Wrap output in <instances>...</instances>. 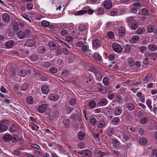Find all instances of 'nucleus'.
I'll list each match as a JSON object with an SVG mask.
<instances>
[{
    "label": "nucleus",
    "instance_id": "1",
    "mask_svg": "<svg viewBox=\"0 0 157 157\" xmlns=\"http://www.w3.org/2000/svg\"><path fill=\"white\" fill-rule=\"evenodd\" d=\"M3 139L5 141L9 142L12 145H14L18 141L19 136L16 134L12 135L10 134H6L4 135Z\"/></svg>",
    "mask_w": 157,
    "mask_h": 157
},
{
    "label": "nucleus",
    "instance_id": "2",
    "mask_svg": "<svg viewBox=\"0 0 157 157\" xmlns=\"http://www.w3.org/2000/svg\"><path fill=\"white\" fill-rule=\"evenodd\" d=\"M61 122L64 129H69L71 128V120L67 117H62L61 118Z\"/></svg>",
    "mask_w": 157,
    "mask_h": 157
},
{
    "label": "nucleus",
    "instance_id": "3",
    "mask_svg": "<svg viewBox=\"0 0 157 157\" xmlns=\"http://www.w3.org/2000/svg\"><path fill=\"white\" fill-rule=\"evenodd\" d=\"M10 125V122L9 120H4L0 122V132H5L8 128Z\"/></svg>",
    "mask_w": 157,
    "mask_h": 157
},
{
    "label": "nucleus",
    "instance_id": "4",
    "mask_svg": "<svg viewBox=\"0 0 157 157\" xmlns=\"http://www.w3.org/2000/svg\"><path fill=\"white\" fill-rule=\"evenodd\" d=\"M60 115L58 109H54L51 114L48 117L50 120L57 121Z\"/></svg>",
    "mask_w": 157,
    "mask_h": 157
},
{
    "label": "nucleus",
    "instance_id": "5",
    "mask_svg": "<svg viewBox=\"0 0 157 157\" xmlns=\"http://www.w3.org/2000/svg\"><path fill=\"white\" fill-rule=\"evenodd\" d=\"M112 47L113 50L117 53H120L122 51V48L121 45L119 44L114 42L112 44Z\"/></svg>",
    "mask_w": 157,
    "mask_h": 157
},
{
    "label": "nucleus",
    "instance_id": "6",
    "mask_svg": "<svg viewBox=\"0 0 157 157\" xmlns=\"http://www.w3.org/2000/svg\"><path fill=\"white\" fill-rule=\"evenodd\" d=\"M118 137L123 141L124 142H127L128 140H131L132 139V137H131V136L128 135V134L126 133L120 134Z\"/></svg>",
    "mask_w": 157,
    "mask_h": 157
},
{
    "label": "nucleus",
    "instance_id": "7",
    "mask_svg": "<svg viewBox=\"0 0 157 157\" xmlns=\"http://www.w3.org/2000/svg\"><path fill=\"white\" fill-rule=\"evenodd\" d=\"M78 153L82 155L83 157H90L91 153L90 150H84L81 152H78Z\"/></svg>",
    "mask_w": 157,
    "mask_h": 157
},
{
    "label": "nucleus",
    "instance_id": "8",
    "mask_svg": "<svg viewBox=\"0 0 157 157\" xmlns=\"http://www.w3.org/2000/svg\"><path fill=\"white\" fill-rule=\"evenodd\" d=\"M36 42L34 40L32 39H29L26 40L25 41V46L31 47L34 46Z\"/></svg>",
    "mask_w": 157,
    "mask_h": 157
},
{
    "label": "nucleus",
    "instance_id": "9",
    "mask_svg": "<svg viewBox=\"0 0 157 157\" xmlns=\"http://www.w3.org/2000/svg\"><path fill=\"white\" fill-rule=\"evenodd\" d=\"M48 106V105L46 104H41L38 107V111L40 113H43L46 110H48V109H47Z\"/></svg>",
    "mask_w": 157,
    "mask_h": 157
},
{
    "label": "nucleus",
    "instance_id": "10",
    "mask_svg": "<svg viewBox=\"0 0 157 157\" xmlns=\"http://www.w3.org/2000/svg\"><path fill=\"white\" fill-rule=\"evenodd\" d=\"M113 3L110 0H106L104 1L103 6L106 9H110L112 7Z\"/></svg>",
    "mask_w": 157,
    "mask_h": 157
},
{
    "label": "nucleus",
    "instance_id": "11",
    "mask_svg": "<svg viewBox=\"0 0 157 157\" xmlns=\"http://www.w3.org/2000/svg\"><path fill=\"white\" fill-rule=\"evenodd\" d=\"M122 49L123 53L128 54L131 50V48L129 45L126 44L123 47Z\"/></svg>",
    "mask_w": 157,
    "mask_h": 157
},
{
    "label": "nucleus",
    "instance_id": "12",
    "mask_svg": "<svg viewBox=\"0 0 157 157\" xmlns=\"http://www.w3.org/2000/svg\"><path fill=\"white\" fill-rule=\"evenodd\" d=\"M15 44V42L13 40H9L6 41L5 44V46L7 48H11Z\"/></svg>",
    "mask_w": 157,
    "mask_h": 157
},
{
    "label": "nucleus",
    "instance_id": "13",
    "mask_svg": "<svg viewBox=\"0 0 157 157\" xmlns=\"http://www.w3.org/2000/svg\"><path fill=\"white\" fill-rule=\"evenodd\" d=\"M2 19L3 21L6 23H8L10 21V18L9 14L4 13L2 16Z\"/></svg>",
    "mask_w": 157,
    "mask_h": 157
},
{
    "label": "nucleus",
    "instance_id": "14",
    "mask_svg": "<svg viewBox=\"0 0 157 157\" xmlns=\"http://www.w3.org/2000/svg\"><path fill=\"white\" fill-rule=\"evenodd\" d=\"M70 117L72 121L75 122H76L78 121H80L81 120L80 116L79 115L77 114H71V115Z\"/></svg>",
    "mask_w": 157,
    "mask_h": 157
},
{
    "label": "nucleus",
    "instance_id": "15",
    "mask_svg": "<svg viewBox=\"0 0 157 157\" xmlns=\"http://www.w3.org/2000/svg\"><path fill=\"white\" fill-rule=\"evenodd\" d=\"M107 135L109 136H112L115 132V129L113 128L108 127L106 129Z\"/></svg>",
    "mask_w": 157,
    "mask_h": 157
},
{
    "label": "nucleus",
    "instance_id": "16",
    "mask_svg": "<svg viewBox=\"0 0 157 157\" xmlns=\"http://www.w3.org/2000/svg\"><path fill=\"white\" fill-rule=\"evenodd\" d=\"M126 108L129 111H133L135 109L136 106L132 102H127L126 104Z\"/></svg>",
    "mask_w": 157,
    "mask_h": 157
},
{
    "label": "nucleus",
    "instance_id": "17",
    "mask_svg": "<svg viewBox=\"0 0 157 157\" xmlns=\"http://www.w3.org/2000/svg\"><path fill=\"white\" fill-rule=\"evenodd\" d=\"M101 41L100 39H95L93 40L92 42V45L94 47L98 48L100 46Z\"/></svg>",
    "mask_w": 157,
    "mask_h": 157
},
{
    "label": "nucleus",
    "instance_id": "18",
    "mask_svg": "<svg viewBox=\"0 0 157 157\" xmlns=\"http://www.w3.org/2000/svg\"><path fill=\"white\" fill-rule=\"evenodd\" d=\"M19 129V128L17 125L15 124H13L9 127L10 132H17Z\"/></svg>",
    "mask_w": 157,
    "mask_h": 157
},
{
    "label": "nucleus",
    "instance_id": "19",
    "mask_svg": "<svg viewBox=\"0 0 157 157\" xmlns=\"http://www.w3.org/2000/svg\"><path fill=\"white\" fill-rule=\"evenodd\" d=\"M49 98L51 101H56L58 100L59 96L56 94H52L49 96Z\"/></svg>",
    "mask_w": 157,
    "mask_h": 157
},
{
    "label": "nucleus",
    "instance_id": "20",
    "mask_svg": "<svg viewBox=\"0 0 157 157\" xmlns=\"http://www.w3.org/2000/svg\"><path fill=\"white\" fill-rule=\"evenodd\" d=\"M108 104V101L106 98H103L101 99L98 102V104L100 106H103L106 105Z\"/></svg>",
    "mask_w": 157,
    "mask_h": 157
},
{
    "label": "nucleus",
    "instance_id": "21",
    "mask_svg": "<svg viewBox=\"0 0 157 157\" xmlns=\"http://www.w3.org/2000/svg\"><path fill=\"white\" fill-rule=\"evenodd\" d=\"M118 32L119 36L121 37L124 36L126 33L125 29L123 27H120L118 30Z\"/></svg>",
    "mask_w": 157,
    "mask_h": 157
},
{
    "label": "nucleus",
    "instance_id": "22",
    "mask_svg": "<svg viewBox=\"0 0 157 157\" xmlns=\"http://www.w3.org/2000/svg\"><path fill=\"white\" fill-rule=\"evenodd\" d=\"M126 119L127 122H131L133 120V115L130 112H127L126 114Z\"/></svg>",
    "mask_w": 157,
    "mask_h": 157
},
{
    "label": "nucleus",
    "instance_id": "23",
    "mask_svg": "<svg viewBox=\"0 0 157 157\" xmlns=\"http://www.w3.org/2000/svg\"><path fill=\"white\" fill-rule=\"evenodd\" d=\"M41 91L42 93L44 94H48L49 91V87L46 85H44L41 87Z\"/></svg>",
    "mask_w": 157,
    "mask_h": 157
},
{
    "label": "nucleus",
    "instance_id": "24",
    "mask_svg": "<svg viewBox=\"0 0 157 157\" xmlns=\"http://www.w3.org/2000/svg\"><path fill=\"white\" fill-rule=\"evenodd\" d=\"M122 112L121 108L119 106L117 107L114 110V114L116 116L121 115Z\"/></svg>",
    "mask_w": 157,
    "mask_h": 157
},
{
    "label": "nucleus",
    "instance_id": "25",
    "mask_svg": "<svg viewBox=\"0 0 157 157\" xmlns=\"http://www.w3.org/2000/svg\"><path fill=\"white\" fill-rule=\"evenodd\" d=\"M97 156L98 157H103L104 156H109L110 153L109 152L104 153L101 150L98 151L97 152Z\"/></svg>",
    "mask_w": 157,
    "mask_h": 157
},
{
    "label": "nucleus",
    "instance_id": "26",
    "mask_svg": "<svg viewBox=\"0 0 157 157\" xmlns=\"http://www.w3.org/2000/svg\"><path fill=\"white\" fill-rule=\"evenodd\" d=\"M114 101L116 102L117 103L119 104H121L123 102V100L122 97L120 95H118L115 98Z\"/></svg>",
    "mask_w": 157,
    "mask_h": 157
},
{
    "label": "nucleus",
    "instance_id": "27",
    "mask_svg": "<svg viewBox=\"0 0 157 157\" xmlns=\"http://www.w3.org/2000/svg\"><path fill=\"white\" fill-rule=\"evenodd\" d=\"M46 50V48L44 46L39 47L37 48V51L38 53L40 54H43L45 53Z\"/></svg>",
    "mask_w": 157,
    "mask_h": 157
},
{
    "label": "nucleus",
    "instance_id": "28",
    "mask_svg": "<svg viewBox=\"0 0 157 157\" xmlns=\"http://www.w3.org/2000/svg\"><path fill=\"white\" fill-rule=\"evenodd\" d=\"M148 48L150 51L152 52L155 51L157 50L156 45L153 44H150L148 45Z\"/></svg>",
    "mask_w": 157,
    "mask_h": 157
},
{
    "label": "nucleus",
    "instance_id": "29",
    "mask_svg": "<svg viewBox=\"0 0 157 157\" xmlns=\"http://www.w3.org/2000/svg\"><path fill=\"white\" fill-rule=\"evenodd\" d=\"M85 136V134L82 132L80 131L77 134V138L80 140H84Z\"/></svg>",
    "mask_w": 157,
    "mask_h": 157
},
{
    "label": "nucleus",
    "instance_id": "30",
    "mask_svg": "<svg viewBox=\"0 0 157 157\" xmlns=\"http://www.w3.org/2000/svg\"><path fill=\"white\" fill-rule=\"evenodd\" d=\"M93 57L96 59L99 62H101L102 61V59L101 56L99 54L96 52L93 55Z\"/></svg>",
    "mask_w": 157,
    "mask_h": 157
},
{
    "label": "nucleus",
    "instance_id": "31",
    "mask_svg": "<svg viewBox=\"0 0 157 157\" xmlns=\"http://www.w3.org/2000/svg\"><path fill=\"white\" fill-rule=\"evenodd\" d=\"M139 25V23L137 21H134L130 26L132 30H135L138 28Z\"/></svg>",
    "mask_w": 157,
    "mask_h": 157
},
{
    "label": "nucleus",
    "instance_id": "32",
    "mask_svg": "<svg viewBox=\"0 0 157 157\" xmlns=\"http://www.w3.org/2000/svg\"><path fill=\"white\" fill-rule=\"evenodd\" d=\"M13 26V30L14 32H16L19 29V24L17 22H15L12 23Z\"/></svg>",
    "mask_w": 157,
    "mask_h": 157
},
{
    "label": "nucleus",
    "instance_id": "33",
    "mask_svg": "<svg viewBox=\"0 0 157 157\" xmlns=\"http://www.w3.org/2000/svg\"><path fill=\"white\" fill-rule=\"evenodd\" d=\"M120 118L119 117H115L112 120L111 122L113 125H117L120 123Z\"/></svg>",
    "mask_w": 157,
    "mask_h": 157
},
{
    "label": "nucleus",
    "instance_id": "34",
    "mask_svg": "<svg viewBox=\"0 0 157 157\" xmlns=\"http://www.w3.org/2000/svg\"><path fill=\"white\" fill-rule=\"evenodd\" d=\"M17 36L20 39H23L25 37V34L24 32L20 31L17 33Z\"/></svg>",
    "mask_w": 157,
    "mask_h": 157
},
{
    "label": "nucleus",
    "instance_id": "35",
    "mask_svg": "<svg viewBox=\"0 0 157 157\" xmlns=\"http://www.w3.org/2000/svg\"><path fill=\"white\" fill-rule=\"evenodd\" d=\"M30 58L31 61H35L38 59L39 57L37 54H32L30 56Z\"/></svg>",
    "mask_w": 157,
    "mask_h": 157
},
{
    "label": "nucleus",
    "instance_id": "36",
    "mask_svg": "<svg viewBox=\"0 0 157 157\" xmlns=\"http://www.w3.org/2000/svg\"><path fill=\"white\" fill-rule=\"evenodd\" d=\"M155 29V25H149L147 28V32L149 33H152V32H153Z\"/></svg>",
    "mask_w": 157,
    "mask_h": 157
},
{
    "label": "nucleus",
    "instance_id": "37",
    "mask_svg": "<svg viewBox=\"0 0 157 157\" xmlns=\"http://www.w3.org/2000/svg\"><path fill=\"white\" fill-rule=\"evenodd\" d=\"M152 76V75L151 73H149L148 74L146 75L144 78L143 80L145 82L147 83L149 81V79L151 78Z\"/></svg>",
    "mask_w": 157,
    "mask_h": 157
},
{
    "label": "nucleus",
    "instance_id": "38",
    "mask_svg": "<svg viewBox=\"0 0 157 157\" xmlns=\"http://www.w3.org/2000/svg\"><path fill=\"white\" fill-rule=\"evenodd\" d=\"M140 39V37L137 35L133 36L132 37L130 42L132 44H134Z\"/></svg>",
    "mask_w": 157,
    "mask_h": 157
},
{
    "label": "nucleus",
    "instance_id": "39",
    "mask_svg": "<svg viewBox=\"0 0 157 157\" xmlns=\"http://www.w3.org/2000/svg\"><path fill=\"white\" fill-rule=\"evenodd\" d=\"M26 101L29 104H33L34 101L33 97L31 96H29L27 97Z\"/></svg>",
    "mask_w": 157,
    "mask_h": 157
},
{
    "label": "nucleus",
    "instance_id": "40",
    "mask_svg": "<svg viewBox=\"0 0 157 157\" xmlns=\"http://www.w3.org/2000/svg\"><path fill=\"white\" fill-rule=\"evenodd\" d=\"M134 19L133 17H130L126 19V22L128 23V24L130 26L134 21Z\"/></svg>",
    "mask_w": 157,
    "mask_h": 157
},
{
    "label": "nucleus",
    "instance_id": "41",
    "mask_svg": "<svg viewBox=\"0 0 157 157\" xmlns=\"http://www.w3.org/2000/svg\"><path fill=\"white\" fill-rule=\"evenodd\" d=\"M27 72L25 69L20 70L18 72V75L21 77H25L27 75Z\"/></svg>",
    "mask_w": 157,
    "mask_h": 157
},
{
    "label": "nucleus",
    "instance_id": "42",
    "mask_svg": "<svg viewBox=\"0 0 157 157\" xmlns=\"http://www.w3.org/2000/svg\"><path fill=\"white\" fill-rule=\"evenodd\" d=\"M112 144L113 146L115 147H118L119 146L120 142L117 139H114L112 141Z\"/></svg>",
    "mask_w": 157,
    "mask_h": 157
},
{
    "label": "nucleus",
    "instance_id": "43",
    "mask_svg": "<svg viewBox=\"0 0 157 157\" xmlns=\"http://www.w3.org/2000/svg\"><path fill=\"white\" fill-rule=\"evenodd\" d=\"M128 62L129 66L132 67L135 64V62L132 57H130L128 59Z\"/></svg>",
    "mask_w": 157,
    "mask_h": 157
},
{
    "label": "nucleus",
    "instance_id": "44",
    "mask_svg": "<svg viewBox=\"0 0 157 157\" xmlns=\"http://www.w3.org/2000/svg\"><path fill=\"white\" fill-rule=\"evenodd\" d=\"M29 87V85L26 83H24L21 85V89L22 91H25Z\"/></svg>",
    "mask_w": 157,
    "mask_h": 157
},
{
    "label": "nucleus",
    "instance_id": "45",
    "mask_svg": "<svg viewBox=\"0 0 157 157\" xmlns=\"http://www.w3.org/2000/svg\"><path fill=\"white\" fill-rule=\"evenodd\" d=\"M99 91L101 93L103 94H107L108 92L106 87L104 86L101 87Z\"/></svg>",
    "mask_w": 157,
    "mask_h": 157
},
{
    "label": "nucleus",
    "instance_id": "46",
    "mask_svg": "<svg viewBox=\"0 0 157 157\" xmlns=\"http://www.w3.org/2000/svg\"><path fill=\"white\" fill-rule=\"evenodd\" d=\"M48 46L51 50H54L56 49V44L53 42H50L48 43Z\"/></svg>",
    "mask_w": 157,
    "mask_h": 157
},
{
    "label": "nucleus",
    "instance_id": "47",
    "mask_svg": "<svg viewBox=\"0 0 157 157\" xmlns=\"http://www.w3.org/2000/svg\"><path fill=\"white\" fill-rule=\"evenodd\" d=\"M82 50L84 52H91V50L90 49L89 46L86 45H84L82 48Z\"/></svg>",
    "mask_w": 157,
    "mask_h": 157
},
{
    "label": "nucleus",
    "instance_id": "48",
    "mask_svg": "<svg viewBox=\"0 0 157 157\" xmlns=\"http://www.w3.org/2000/svg\"><path fill=\"white\" fill-rule=\"evenodd\" d=\"M60 33L61 36H67L69 34L68 30L66 29H63L61 30L60 32Z\"/></svg>",
    "mask_w": 157,
    "mask_h": 157
},
{
    "label": "nucleus",
    "instance_id": "49",
    "mask_svg": "<svg viewBox=\"0 0 157 157\" xmlns=\"http://www.w3.org/2000/svg\"><path fill=\"white\" fill-rule=\"evenodd\" d=\"M87 8L83 7L82 10L79 11L77 12V14L78 15H81L86 13Z\"/></svg>",
    "mask_w": 157,
    "mask_h": 157
},
{
    "label": "nucleus",
    "instance_id": "50",
    "mask_svg": "<svg viewBox=\"0 0 157 157\" xmlns=\"http://www.w3.org/2000/svg\"><path fill=\"white\" fill-rule=\"evenodd\" d=\"M96 102L94 101H91L89 102V106L91 109H93L96 106Z\"/></svg>",
    "mask_w": 157,
    "mask_h": 157
},
{
    "label": "nucleus",
    "instance_id": "51",
    "mask_svg": "<svg viewBox=\"0 0 157 157\" xmlns=\"http://www.w3.org/2000/svg\"><path fill=\"white\" fill-rule=\"evenodd\" d=\"M145 31V29L143 27H140L136 31V33L137 34H142Z\"/></svg>",
    "mask_w": 157,
    "mask_h": 157
},
{
    "label": "nucleus",
    "instance_id": "52",
    "mask_svg": "<svg viewBox=\"0 0 157 157\" xmlns=\"http://www.w3.org/2000/svg\"><path fill=\"white\" fill-rule=\"evenodd\" d=\"M95 78L96 80L98 81L101 80L102 77L100 75V72L99 71L98 72H97L96 74L95 75Z\"/></svg>",
    "mask_w": 157,
    "mask_h": 157
},
{
    "label": "nucleus",
    "instance_id": "53",
    "mask_svg": "<svg viewBox=\"0 0 157 157\" xmlns=\"http://www.w3.org/2000/svg\"><path fill=\"white\" fill-rule=\"evenodd\" d=\"M105 125V123L103 120H101L98 122L97 124V127L98 128H101L103 127Z\"/></svg>",
    "mask_w": 157,
    "mask_h": 157
},
{
    "label": "nucleus",
    "instance_id": "54",
    "mask_svg": "<svg viewBox=\"0 0 157 157\" xmlns=\"http://www.w3.org/2000/svg\"><path fill=\"white\" fill-rule=\"evenodd\" d=\"M69 25L66 23H60L59 24V27L61 29H64L68 28Z\"/></svg>",
    "mask_w": 157,
    "mask_h": 157
},
{
    "label": "nucleus",
    "instance_id": "55",
    "mask_svg": "<svg viewBox=\"0 0 157 157\" xmlns=\"http://www.w3.org/2000/svg\"><path fill=\"white\" fill-rule=\"evenodd\" d=\"M147 121V119L146 117H142L140 120V122L142 124H145Z\"/></svg>",
    "mask_w": 157,
    "mask_h": 157
},
{
    "label": "nucleus",
    "instance_id": "56",
    "mask_svg": "<svg viewBox=\"0 0 157 157\" xmlns=\"http://www.w3.org/2000/svg\"><path fill=\"white\" fill-rule=\"evenodd\" d=\"M42 65L45 67L48 68L51 65L50 62L49 61H45L43 62L42 63Z\"/></svg>",
    "mask_w": 157,
    "mask_h": 157
},
{
    "label": "nucleus",
    "instance_id": "57",
    "mask_svg": "<svg viewBox=\"0 0 157 157\" xmlns=\"http://www.w3.org/2000/svg\"><path fill=\"white\" fill-rule=\"evenodd\" d=\"M141 11L143 15L144 16H146L149 14V12L146 8H142Z\"/></svg>",
    "mask_w": 157,
    "mask_h": 157
},
{
    "label": "nucleus",
    "instance_id": "58",
    "mask_svg": "<svg viewBox=\"0 0 157 157\" xmlns=\"http://www.w3.org/2000/svg\"><path fill=\"white\" fill-rule=\"evenodd\" d=\"M79 30L81 31H83L86 29V26L84 24H80L78 27Z\"/></svg>",
    "mask_w": 157,
    "mask_h": 157
},
{
    "label": "nucleus",
    "instance_id": "59",
    "mask_svg": "<svg viewBox=\"0 0 157 157\" xmlns=\"http://www.w3.org/2000/svg\"><path fill=\"white\" fill-rule=\"evenodd\" d=\"M86 13L87 12L88 14H93L94 11L92 10V9L90 8V7L89 6H86L85 7V8H86Z\"/></svg>",
    "mask_w": 157,
    "mask_h": 157
},
{
    "label": "nucleus",
    "instance_id": "60",
    "mask_svg": "<svg viewBox=\"0 0 157 157\" xmlns=\"http://www.w3.org/2000/svg\"><path fill=\"white\" fill-rule=\"evenodd\" d=\"M97 12L98 14L100 15L103 14L104 12V9L103 8L99 7L97 10Z\"/></svg>",
    "mask_w": 157,
    "mask_h": 157
},
{
    "label": "nucleus",
    "instance_id": "61",
    "mask_svg": "<svg viewBox=\"0 0 157 157\" xmlns=\"http://www.w3.org/2000/svg\"><path fill=\"white\" fill-rule=\"evenodd\" d=\"M103 83L104 85L107 86L109 84V80L107 77H105L103 80Z\"/></svg>",
    "mask_w": 157,
    "mask_h": 157
},
{
    "label": "nucleus",
    "instance_id": "62",
    "mask_svg": "<svg viewBox=\"0 0 157 157\" xmlns=\"http://www.w3.org/2000/svg\"><path fill=\"white\" fill-rule=\"evenodd\" d=\"M50 25V22L46 20H43L41 22V25L44 27H47Z\"/></svg>",
    "mask_w": 157,
    "mask_h": 157
},
{
    "label": "nucleus",
    "instance_id": "63",
    "mask_svg": "<svg viewBox=\"0 0 157 157\" xmlns=\"http://www.w3.org/2000/svg\"><path fill=\"white\" fill-rule=\"evenodd\" d=\"M117 12V9L116 8H113L112 9V10L110 11V13L111 15L114 16L116 15Z\"/></svg>",
    "mask_w": 157,
    "mask_h": 157
},
{
    "label": "nucleus",
    "instance_id": "64",
    "mask_svg": "<svg viewBox=\"0 0 157 157\" xmlns=\"http://www.w3.org/2000/svg\"><path fill=\"white\" fill-rule=\"evenodd\" d=\"M50 70L51 72L53 73H56L58 71L57 68L55 67H54V66L51 67L50 68Z\"/></svg>",
    "mask_w": 157,
    "mask_h": 157
}]
</instances>
